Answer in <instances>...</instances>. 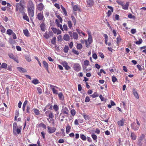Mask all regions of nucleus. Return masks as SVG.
Instances as JSON below:
<instances>
[{
    "instance_id": "nucleus-13",
    "label": "nucleus",
    "mask_w": 146,
    "mask_h": 146,
    "mask_svg": "<svg viewBox=\"0 0 146 146\" xmlns=\"http://www.w3.org/2000/svg\"><path fill=\"white\" fill-rule=\"evenodd\" d=\"M42 63L43 64L44 67L46 70L49 73V72L48 70V63L45 61H43Z\"/></svg>"
},
{
    "instance_id": "nucleus-10",
    "label": "nucleus",
    "mask_w": 146,
    "mask_h": 146,
    "mask_svg": "<svg viewBox=\"0 0 146 146\" xmlns=\"http://www.w3.org/2000/svg\"><path fill=\"white\" fill-rule=\"evenodd\" d=\"M37 18L40 21H43L44 19V17L42 15L41 13H38L37 17Z\"/></svg>"
},
{
    "instance_id": "nucleus-38",
    "label": "nucleus",
    "mask_w": 146,
    "mask_h": 146,
    "mask_svg": "<svg viewBox=\"0 0 146 146\" xmlns=\"http://www.w3.org/2000/svg\"><path fill=\"white\" fill-rule=\"evenodd\" d=\"M33 110H34V113L36 115H39V110H38L34 108L33 109Z\"/></svg>"
},
{
    "instance_id": "nucleus-50",
    "label": "nucleus",
    "mask_w": 146,
    "mask_h": 146,
    "mask_svg": "<svg viewBox=\"0 0 146 146\" xmlns=\"http://www.w3.org/2000/svg\"><path fill=\"white\" fill-rule=\"evenodd\" d=\"M116 2L119 5L122 6L123 3V2L120 0H117Z\"/></svg>"
},
{
    "instance_id": "nucleus-43",
    "label": "nucleus",
    "mask_w": 146,
    "mask_h": 146,
    "mask_svg": "<svg viewBox=\"0 0 146 146\" xmlns=\"http://www.w3.org/2000/svg\"><path fill=\"white\" fill-rule=\"evenodd\" d=\"M84 65L86 66H88L89 65V61L88 60H85L84 62Z\"/></svg>"
},
{
    "instance_id": "nucleus-3",
    "label": "nucleus",
    "mask_w": 146,
    "mask_h": 146,
    "mask_svg": "<svg viewBox=\"0 0 146 146\" xmlns=\"http://www.w3.org/2000/svg\"><path fill=\"white\" fill-rule=\"evenodd\" d=\"M69 35L72 38H73L75 40H77L78 38V34L76 32L72 33L71 31L68 32Z\"/></svg>"
},
{
    "instance_id": "nucleus-59",
    "label": "nucleus",
    "mask_w": 146,
    "mask_h": 146,
    "mask_svg": "<svg viewBox=\"0 0 146 146\" xmlns=\"http://www.w3.org/2000/svg\"><path fill=\"white\" fill-rule=\"evenodd\" d=\"M37 90L38 92L40 94L42 93V90L41 89L40 87H38Z\"/></svg>"
},
{
    "instance_id": "nucleus-12",
    "label": "nucleus",
    "mask_w": 146,
    "mask_h": 146,
    "mask_svg": "<svg viewBox=\"0 0 146 146\" xmlns=\"http://www.w3.org/2000/svg\"><path fill=\"white\" fill-rule=\"evenodd\" d=\"M131 126L132 128L135 131L137 130L139 127L138 126H137L136 123L134 122H133L131 124Z\"/></svg>"
},
{
    "instance_id": "nucleus-49",
    "label": "nucleus",
    "mask_w": 146,
    "mask_h": 146,
    "mask_svg": "<svg viewBox=\"0 0 146 146\" xmlns=\"http://www.w3.org/2000/svg\"><path fill=\"white\" fill-rule=\"evenodd\" d=\"M128 17L130 19H135V17L134 16H133L132 14L130 13L128 15Z\"/></svg>"
},
{
    "instance_id": "nucleus-8",
    "label": "nucleus",
    "mask_w": 146,
    "mask_h": 146,
    "mask_svg": "<svg viewBox=\"0 0 146 146\" xmlns=\"http://www.w3.org/2000/svg\"><path fill=\"white\" fill-rule=\"evenodd\" d=\"M48 131L49 133H52L55 132L56 130V128L54 127H47Z\"/></svg>"
},
{
    "instance_id": "nucleus-4",
    "label": "nucleus",
    "mask_w": 146,
    "mask_h": 146,
    "mask_svg": "<svg viewBox=\"0 0 146 146\" xmlns=\"http://www.w3.org/2000/svg\"><path fill=\"white\" fill-rule=\"evenodd\" d=\"M16 11H19L20 12L23 13L24 12V8L19 3H17L16 5Z\"/></svg>"
},
{
    "instance_id": "nucleus-23",
    "label": "nucleus",
    "mask_w": 146,
    "mask_h": 146,
    "mask_svg": "<svg viewBox=\"0 0 146 146\" xmlns=\"http://www.w3.org/2000/svg\"><path fill=\"white\" fill-rule=\"evenodd\" d=\"M133 94L135 98H137V99H138L139 98V95L138 94V93H137V92L136 91V90L134 89H133Z\"/></svg>"
},
{
    "instance_id": "nucleus-19",
    "label": "nucleus",
    "mask_w": 146,
    "mask_h": 146,
    "mask_svg": "<svg viewBox=\"0 0 146 146\" xmlns=\"http://www.w3.org/2000/svg\"><path fill=\"white\" fill-rule=\"evenodd\" d=\"M69 111L68 109L66 107L64 108L62 110V113L66 115H68V114Z\"/></svg>"
},
{
    "instance_id": "nucleus-63",
    "label": "nucleus",
    "mask_w": 146,
    "mask_h": 146,
    "mask_svg": "<svg viewBox=\"0 0 146 146\" xmlns=\"http://www.w3.org/2000/svg\"><path fill=\"white\" fill-rule=\"evenodd\" d=\"M99 53L100 54V56L101 58H104V56L102 53V52H99Z\"/></svg>"
},
{
    "instance_id": "nucleus-35",
    "label": "nucleus",
    "mask_w": 146,
    "mask_h": 146,
    "mask_svg": "<svg viewBox=\"0 0 146 146\" xmlns=\"http://www.w3.org/2000/svg\"><path fill=\"white\" fill-rule=\"evenodd\" d=\"M32 83L36 85L39 83V82L37 79H35L32 81Z\"/></svg>"
},
{
    "instance_id": "nucleus-60",
    "label": "nucleus",
    "mask_w": 146,
    "mask_h": 146,
    "mask_svg": "<svg viewBox=\"0 0 146 146\" xmlns=\"http://www.w3.org/2000/svg\"><path fill=\"white\" fill-rule=\"evenodd\" d=\"M90 101L89 97L88 96H87L85 99V102H88Z\"/></svg>"
},
{
    "instance_id": "nucleus-1",
    "label": "nucleus",
    "mask_w": 146,
    "mask_h": 146,
    "mask_svg": "<svg viewBox=\"0 0 146 146\" xmlns=\"http://www.w3.org/2000/svg\"><path fill=\"white\" fill-rule=\"evenodd\" d=\"M27 7L28 13L29 16L30 17H33L34 15L35 6L32 1L29 0L27 2Z\"/></svg>"
},
{
    "instance_id": "nucleus-28",
    "label": "nucleus",
    "mask_w": 146,
    "mask_h": 146,
    "mask_svg": "<svg viewBox=\"0 0 146 146\" xmlns=\"http://www.w3.org/2000/svg\"><path fill=\"white\" fill-rule=\"evenodd\" d=\"M71 128V127L68 124L66 127V132L68 134L69 133Z\"/></svg>"
},
{
    "instance_id": "nucleus-14",
    "label": "nucleus",
    "mask_w": 146,
    "mask_h": 146,
    "mask_svg": "<svg viewBox=\"0 0 146 146\" xmlns=\"http://www.w3.org/2000/svg\"><path fill=\"white\" fill-rule=\"evenodd\" d=\"M44 5L42 3H40L38 4L37 6V8L40 11H42L44 9Z\"/></svg>"
},
{
    "instance_id": "nucleus-45",
    "label": "nucleus",
    "mask_w": 146,
    "mask_h": 146,
    "mask_svg": "<svg viewBox=\"0 0 146 146\" xmlns=\"http://www.w3.org/2000/svg\"><path fill=\"white\" fill-rule=\"evenodd\" d=\"M1 31L3 33L5 32L6 29L3 26H1Z\"/></svg>"
},
{
    "instance_id": "nucleus-64",
    "label": "nucleus",
    "mask_w": 146,
    "mask_h": 146,
    "mask_svg": "<svg viewBox=\"0 0 146 146\" xmlns=\"http://www.w3.org/2000/svg\"><path fill=\"white\" fill-rule=\"evenodd\" d=\"M99 97L102 101H103L105 100V99L102 96V95H100V96Z\"/></svg>"
},
{
    "instance_id": "nucleus-40",
    "label": "nucleus",
    "mask_w": 146,
    "mask_h": 146,
    "mask_svg": "<svg viewBox=\"0 0 146 146\" xmlns=\"http://www.w3.org/2000/svg\"><path fill=\"white\" fill-rule=\"evenodd\" d=\"M98 96V94L96 92L94 93L92 95L90 96L92 97V98H94Z\"/></svg>"
},
{
    "instance_id": "nucleus-22",
    "label": "nucleus",
    "mask_w": 146,
    "mask_h": 146,
    "mask_svg": "<svg viewBox=\"0 0 146 146\" xmlns=\"http://www.w3.org/2000/svg\"><path fill=\"white\" fill-rule=\"evenodd\" d=\"M63 39L66 41H68L70 39V36L69 35L65 34L63 36Z\"/></svg>"
},
{
    "instance_id": "nucleus-51",
    "label": "nucleus",
    "mask_w": 146,
    "mask_h": 146,
    "mask_svg": "<svg viewBox=\"0 0 146 146\" xmlns=\"http://www.w3.org/2000/svg\"><path fill=\"white\" fill-rule=\"evenodd\" d=\"M113 11H112L111 10H109L108 11V12L107 13V15L108 17L110 16L111 14V13Z\"/></svg>"
},
{
    "instance_id": "nucleus-56",
    "label": "nucleus",
    "mask_w": 146,
    "mask_h": 146,
    "mask_svg": "<svg viewBox=\"0 0 146 146\" xmlns=\"http://www.w3.org/2000/svg\"><path fill=\"white\" fill-rule=\"evenodd\" d=\"M136 32V31L135 29H131V32L133 34H135Z\"/></svg>"
},
{
    "instance_id": "nucleus-15",
    "label": "nucleus",
    "mask_w": 146,
    "mask_h": 146,
    "mask_svg": "<svg viewBox=\"0 0 146 146\" xmlns=\"http://www.w3.org/2000/svg\"><path fill=\"white\" fill-rule=\"evenodd\" d=\"M129 4V2H127L125 5L123 3L122 6V9L124 10H127L128 9Z\"/></svg>"
},
{
    "instance_id": "nucleus-44",
    "label": "nucleus",
    "mask_w": 146,
    "mask_h": 146,
    "mask_svg": "<svg viewBox=\"0 0 146 146\" xmlns=\"http://www.w3.org/2000/svg\"><path fill=\"white\" fill-rule=\"evenodd\" d=\"M91 137L94 140H96V141H97V137L96 135L92 134L91 135Z\"/></svg>"
},
{
    "instance_id": "nucleus-2",
    "label": "nucleus",
    "mask_w": 146,
    "mask_h": 146,
    "mask_svg": "<svg viewBox=\"0 0 146 146\" xmlns=\"http://www.w3.org/2000/svg\"><path fill=\"white\" fill-rule=\"evenodd\" d=\"M13 133L14 135H17L21 133V128H18L17 124L16 123L14 122L13 125Z\"/></svg>"
},
{
    "instance_id": "nucleus-9",
    "label": "nucleus",
    "mask_w": 146,
    "mask_h": 146,
    "mask_svg": "<svg viewBox=\"0 0 146 146\" xmlns=\"http://www.w3.org/2000/svg\"><path fill=\"white\" fill-rule=\"evenodd\" d=\"M62 64L64 67L65 69L67 70H68L70 68V67L68 65V64L66 62L64 61L62 62Z\"/></svg>"
},
{
    "instance_id": "nucleus-5",
    "label": "nucleus",
    "mask_w": 146,
    "mask_h": 146,
    "mask_svg": "<svg viewBox=\"0 0 146 146\" xmlns=\"http://www.w3.org/2000/svg\"><path fill=\"white\" fill-rule=\"evenodd\" d=\"M49 85L50 88L52 90L53 94H58V91L55 89V88L58 89V87L57 86H54L51 84H50Z\"/></svg>"
},
{
    "instance_id": "nucleus-39",
    "label": "nucleus",
    "mask_w": 146,
    "mask_h": 146,
    "mask_svg": "<svg viewBox=\"0 0 146 146\" xmlns=\"http://www.w3.org/2000/svg\"><path fill=\"white\" fill-rule=\"evenodd\" d=\"M7 64L5 63H3L1 64V68H7Z\"/></svg>"
},
{
    "instance_id": "nucleus-30",
    "label": "nucleus",
    "mask_w": 146,
    "mask_h": 146,
    "mask_svg": "<svg viewBox=\"0 0 146 146\" xmlns=\"http://www.w3.org/2000/svg\"><path fill=\"white\" fill-rule=\"evenodd\" d=\"M40 27L41 30L43 31H45V26L44 22H42L40 25Z\"/></svg>"
},
{
    "instance_id": "nucleus-58",
    "label": "nucleus",
    "mask_w": 146,
    "mask_h": 146,
    "mask_svg": "<svg viewBox=\"0 0 146 146\" xmlns=\"http://www.w3.org/2000/svg\"><path fill=\"white\" fill-rule=\"evenodd\" d=\"M72 52L75 54H76L77 55H78L79 54L78 52L76 50H74V49H72Z\"/></svg>"
},
{
    "instance_id": "nucleus-25",
    "label": "nucleus",
    "mask_w": 146,
    "mask_h": 146,
    "mask_svg": "<svg viewBox=\"0 0 146 146\" xmlns=\"http://www.w3.org/2000/svg\"><path fill=\"white\" fill-rule=\"evenodd\" d=\"M73 10L74 11H80V9L78 5H75L73 7Z\"/></svg>"
},
{
    "instance_id": "nucleus-26",
    "label": "nucleus",
    "mask_w": 146,
    "mask_h": 146,
    "mask_svg": "<svg viewBox=\"0 0 146 146\" xmlns=\"http://www.w3.org/2000/svg\"><path fill=\"white\" fill-rule=\"evenodd\" d=\"M82 115L83 116L84 118L86 120H88L90 119V117L88 115H87L85 113H83Z\"/></svg>"
},
{
    "instance_id": "nucleus-47",
    "label": "nucleus",
    "mask_w": 146,
    "mask_h": 146,
    "mask_svg": "<svg viewBox=\"0 0 146 146\" xmlns=\"http://www.w3.org/2000/svg\"><path fill=\"white\" fill-rule=\"evenodd\" d=\"M117 44H118L119 43L121 42V38L120 37H118L117 38Z\"/></svg>"
},
{
    "instance_id": "nucleus-16",
    "label": "nucleus",
    "mask_w": 146,
    "mask_h": 146,
    "mask_svg": "<svg viewBox=\"0 0 146 146\" xmlns=\"http://www.w3.org/2000/svg\"><path fill=\"white\" fill-rule=\"evenodd\" d=\"M144 135H142L140 137L138 141V145L139 146H141L142 145V143L141 142L142 140L144 139Z\"/></svg>"
},
{
    "instance_id": "nucleus-7",
    "label": "nucleus",
    "mask_w": 146,
    "mask_h": 146,
    "mask_svg": "<svg viewBox=\"0 0 146 146\" xmlns=\"http://www.w3.org/2000/svg\"><path fill=\"white\" fill-rule=\"evenodd\" d=\"M8 56L10 58L13 59L17 63L19 62L17 57L15 56L13 54L11 53H9L8 54Z\"/></svg>"
},
{
    "instance_id": "nucleus-57",
    "label": "nucleus",
    "mask_w": 146,
    "mask_h": 146,
    "mask_svg": "<svg viewBox=\"0 0 146 146\" xmlns=\"http://www.w3.org/2000/svg\"><path fill=\"white\" fill-rule=\"evenodd\" d=\"M112 81L113 82H114L116 81L117 80V78L114 76H112Z\"/></svg>"
},
{
    "instance_id": "nucleus-11",
    "label": "nucleus",
    "mask_w": 146,
    "mask_h": 146,
    "mask_svg": "<svg viewBox=\"0 0 146 146\" xmlns=\"http://www.w3.org/2000/svg\"><path fill=\"white\" fill-rule=\"evenodd\" d=\"M55 23L57 25L58 27L60 28V29L62 31H63V29L62 25L61 24H60L59 21L57 19H56L55 20Z\"/></svg>"
},
{
    "instance_id": "nucleus-27",
    "label": "nucleus",
    "mask_w": 146,
    "mask_h": 146,
    "mask_svg": "<svg viewBox=\"0 0 146 146\" xmlns=\"http://www.w3.org/2000/svg\"><path fill=\"white\" fill-rule=\"evenodd\" d=\"M131 138L133 140H135L136 138V136L134 133L131 132Z\"/></svg>"
},
{
    "instance_id": "nucleus-48",
    "label": "nucleus",
    "mask_w": 146,
    "mask_h": 146,
    "mask_svg": "<svg viewBox=\"0 0 146 146\" xmlns=\"http://www.w3.org/2000/svg\"><path fill=\"white\" fill-rule=\"evenodd\" d=\"M56 37H54L51 40V43L53 44H55L56 43Z\"/></svg>"
},
{
    "instance_id": "nucleus-41",
    "label": "nucleus",
    "mask_w": 146,
    "mask_h": 146,
    "mask_svg": "<svg viewBox=\"0 0 146 146\" xmlns=\"http://www.w3.org/2000/svg\"><path fill=\"white\" fill-rule=\"evenodd\" d=\"M82 47V45L80 43L77 44V48L78 49H81Z\"/></svg>"
},
{
    "instance_id": "nucleus-46",
    "label": "nucleus",
    "mask_w": 146,
    "mask_h": 146,
    "mask_svg": "<svg viewBox=\"0 0 146 146\" xmlns=\"http://www.w3.org/2000/svg\"><path fill=\"white\" fill-rule=\"evenodd\" d=\"M142 42V40L141 38L139 39V40L135 42L136 44H140Z\"/></svg>"
},
{
    "instance_id": "nucleus-31",
    "label": "nucleus",
    "mask_w": 146,
    "mask_h": 146,
    "mask_svg": "<svg viewBox=\"0 0 146 146\" xmlns=\"http://www.w3.org/2000/svg\"><path fill=\"white\" fill-rule=\"evenodd\" d=\"M67 24L69 28L70 29L72 28V22L70 21H67Z\"/></svg>"
},
{
    "instance_id": "nucleus-21",
    "label": "nucleus",
    "mask_w": 146,
    "mask_h": 146,
    "mask_svg": "<svg viewBox=\"0 0 146 146\" xmlns=\"http://www.w3.org/2000/svg\"><path fill=\"white\" fill-rule=\"evenodd\" d=\"M17 69L20 72L24 73L26 72H27L26 69L22 67H18L17 68Z\"/></svg>"
},
{
    "instance_id": "nucleus-36",
    "label": "nucleus",
    "mask_w": 146,
    "mask_h": 146,
    "mask_svg": "<svg viewBox=\"0 0 146 146\" xmlns=\"http://www.w3.org/2000/svg\"><path fill=\"white\" fill-rule=\"evenodd\" d=\"M68 50L69 47L68 46L66 45L65 46L63 49L64 51V52L67 53L68 52Z\"/></svg>"
},
{
    "instance_id": "nucleus-37",
    "label": "nucleus",
    "mask_w": 146,
    "mask_h": 146,
    "mask_svg": "<svg viewBox=\"0 0 146 146\" xmlns=\"http://www.w3.org/2000/svg\"><path fill=\"white\" fill-rule=\"evenodd\" d=\"M23 33L25 36H29V31L27 29L24 30Z\"/></svg>"
},
{
    "instance_id": "nucleus-61",
    "label": "nucleus",
    "mask_w": 146,
    "mask_h": 146,
    "mask_svg": "<svg viewBox=\"0 0 146 146\" xmlns=\"http://www.w3.org/2000/svg\"><path fill=\"white\" fill-rule=\"evenodd\" d=\"M93 58L95 59H96L97 58V56L96 53H94L92 55Z\"/></svg>"
},
{
    "instance_id": "nucleus-52",
    "label": "nucleus",
    "mask_w": 146,
    "mask_h": 146,
    "mask_svg": "<svg viewBox=\"0 0 146 146\" xmlns=\"http://www.w3.org/2000/svg\"><path fill=\"white\" fill-rule=\"evenodd\" d=\"M63 31L64 30L65 31H67L68 28V27H67V25L64 24L63 25Z\"/></svg>"
},
{
    "instance_id": "nucleus-62",
    "label": "nucleus",
    "mask_w": 146,
    "mask_h": 146,
    "mask_svg": "<svg viewBox=\"0 0 146 146\" xmlns=\"http://www.w3.org/2000/svg\"><path fill=\"white\" fill-rule=\"evenodd\" d=\"M26 60L28 62H30L31 61V59L30 58L29 56H27L25 57Z\"/></svg>"
},
{
    "instance_id": "nucleus-17",
    "label": "nucleus",
    "mask_w": 146,
    "mask_h": 146,
    "mask_svg": "<svg viewBox=\"0 0 146 146\" xmlns=\"http://www.w3.org/2000/svg\"><path fill=\"white\" fill-rule=\"evenodd\" d=\"M88 41L89 44H91L92 42V39L91 33L89 32H88Z\"/></svg>"
},
{
    "instance_id": "nucleus-18",
    "label": "nucleus",
    "mask_w": 146,
    "mask_h": 146,
    "mask_svg": "<svg viewBox=\"0 0 146 146\" xmlns=\"http://www.w3.org/2000/svg\"><path fill=\"white\" fill-rule=\"evenodd\" d=\"M125 119H122L121 120L118 121L117 123L119 126H122L123 125Z\"/></svg>"
},
{
    "instance_id": "nucleus-29",
    "label": "nucleus",
    "mask_w": 146,
    "mask_h": 146,
    "mask_svg": "<svg viewBox=\"0 0 146 146\" xmlns=\"http://www.w3.org/2000/svg\"><path fill=\"white\" fill-rule=\"evenodd\" d=\"M58 96L59 99L61 100H64V96L62 92H60L58 94Z\"/></svg>"
},
{
    "instance_id": "nucleus-24",
    "label": "nucleus",
    "mask_w": 146,
    "mask_h": 146,
    "mask_svg": "<svg viewBox=\"0 0 146 146\" xmlns=\"http://www.w3.org/2000/svg\"><path fill=\"white\" fill-rule=\"evenodd\" d=\"M23 18L25 20L27 21H29V19L26 13H25V12L23 13Z\"/></svg>"
},
{
    "instance_id": "nucleus-54",
    "label": "nucleus",
    "mask_w": 146,
    "mask_h": 146,
    "mask_svg": "<svg viewBox=\"0 0 146 146\" xmlns=\"http://www.w3.org/2000/svg\"><path fill=\"white\" fill-rule=\"evenodd\" d=\"M53 109L56 111H57L58 110V107L57 105H55L53 106Z\"/></svg>"
},
{
    "instance_id": "nucleus-34",
    "label": "nucleus",
    "mask_w": 146,
    "mask_h": 146,
    "mask_svg": "<svg viewBox=\"0 0 146 146\" xmlns=\"http://www.w3.org/2000/svg\"><path fill=\"white\" fill-rule=\"evenodd\" d=\"M13 33V32L11 29H9L7 31V33L9 35H11Z\"/></svg>"
},
{
    "instance_id": "nucleus-20",
    "label": "nucleus",
    "mask_w": 146,
    "mask_h": 146,
    "mask_svg": "<svg viewBox=\"0 0 146 146\" xmlns=\"http://www.w3.org/2000/svg\"><path fill=\"white\" fill-rule=\"evenodd\" d=\"M87 5L90 6H92L94 3V1L93 0H88L87 1Z\"/></svg>"
},
{
    "instance_id": "nucleus-32",
    "label": "nucleus",
    "mask_w": 146,
    "mask_h": 146,
    "mask_svg": "<svg viewBox=\"0 0 146 146\" xmlns=\"http://www.w3.org/2000/svg\"><path fill=\"white\" fill-rule=\"evenodd\" d=\"M80 137L81 139L83 141H86V137L83 134H80Z\"/></svg>"
},
{
    "instance_id": "nucleus-55",
    "label": "nucleus",
    "mask_w": 146,
    "mask_h": 146,
    "mask_svg": "<svg viewBox=\"0 0 146 146\" xmlns=\"http://www.w3.org/2000/svg\"><path fill=\"white\" fill-rule=\"evenodd\" d=\"M52 30L54 32V33H56V32H57V31L58 30V29L54 27H52L51 28Z\"/></svg>"
},
{
    "instance_id": "nucleus-42",
    "label": "nucleus",
    "mask_w": 146,
    "mask_h": 146,
    "mask_svg": "<svg viewBox=\"0 0 146 146\" xmlns=\"http://www.w3.org/2000/svg\"><path fill=\"white\" fill-rule=\"evenodd\" d=\"M39 126L40 127H42L43 128L46 129V125L43 123H41L39 124Z\"/></svg>"
},
{
    "instance_id": "nucleus-6",
    "label": "nucleus",
    "mask_w": 146,
    "mask_h": 146,
    "mask_svg": "<svg viewBox=\"0 0 146 146\" xmlns=\"http://www.w3.org/2000/svg\"><path fill=\"white\" fill-rule=\"evenodd\" d=\"M73 68L75 71L78 72L81 69L80 65L78 63L74 64V65Z\"/></svg>"
},
{
    "instance_id": "nucleus-53",
    "label": "nucleus",
    "mask_w": 146,
    "mask_h": 146,
    "mask_svg": "<svg viewBox=\"0 0 146 146\" xmlns=\"http://www.w3.org/2000/svg\"><path fill=\"white\" fill-rule=\"evenodd\" d=\"M70 113L72 115L74 116L76 114V111L74 109H72Z\"/></svg>"
},
{
    "instance_id": "nucleus-33",
    "label": "nucleus",
    "mask_w": 146,
    "mask_h": 146,
    "mask_svg": "<svg viewBox=\"0 0 146 146\" xmlns=\"http://www.w3.org/2000/svg\"><path fill=\"white\" fill-rule=\"evenodd\" d=\"M71 17L72 18V20L74 23V25H75L76 23V19L73 15H71Z\"/></svg>"
}]
</instances>
